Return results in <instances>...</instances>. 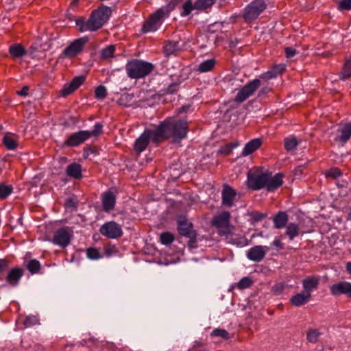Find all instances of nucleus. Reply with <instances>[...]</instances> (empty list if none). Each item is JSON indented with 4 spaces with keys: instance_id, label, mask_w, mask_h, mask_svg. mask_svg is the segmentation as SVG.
Returning <instances> with one entry per match:
<instances>
[{
    "instance_id": "1",
    "label": "nucleus",
    "mask_w": 351,
    "mask_h": 351,
    "mask_svg": "<svg viewBox=\"0 0 351 351\" xmlns=\"http://www.w3.org/2000/svg\"><path fill=\"white\" fill-rule=\"evenodd\" d=\"M284 176L282 173L273 176L271 171H263L262 167L255 168L247 172L246 186L252 191L265 189L268 192H274L283 184Z\"/></svg>"
},
{
    "instance_id": "2",
    "label": "nucleus",
    "mask_w": 351,
    "mask_h": 351,
    "mask_svg": "<svg viewBox=\"0 0 351 351\" xmlns=\"http://www.w3.org/2000/svg\"><path fill=\"white\" fill-rule=\"evenodd\" d=\"M156 136L160 137L162 143L171 138L173 143H178L186 138L189 126L185 119L167 117L156 126Z\"/></svg>"
},
{
    "instance_id": "3",
    "label": "nucleus",
    "mask_w": 351,
    "mask_h": 351,
    "mask_svg": "<svg viewBox=\"0 0 351 351\" xmlns=\"http://www.w3.org/2000/svg\"><path fill=\"white\" fill-rule=\"evenodd\" d=\"M111 12L109 7L100 6L91 12L87 20L83 16L77 18L75 20V25L80 32L97 31L109 19Z\"/></svg>"
},
{
    "instance_id": "4",
    "label": "nucleus",
    "mask_w": 351,
    "mask_h": 351,
    "mask_svg": "<svg viewBox=\"0 0 351 351\" xmlns=\"http://www.w3.org/2000/svg\"><path fill=\"white\" fill-rule=\"evenodd\" d=\"M180 1L181 0H170L167 4L157 9L143 22L141 32L147 34L157 31L165 19L169 16L170 13L175 10Z\"/></svg>"
},
{
    "instance_id": "5",
    "label": "nucleus",
    "mask_w": 351,
    "mask_h": 351,
    "mask_svg": "<svg viewBox=\"0 0 351 351\" xmlns=\"http://www.w3.org/2000/svg\"><path fill=\"white\" fill-rule=\"evenodd\" d=\"M154 69L153 64L139 59H132L125 65L127 75L130 79L135 80L144 78L149 75Z\"/></svg>"
},
{
    "instance_id": "6",
    "label": "nucleus",
    "mask_w": 351,
    "mask_h": 351,
    "mask_svg": "<svg viewBox=\"0 0 351 351\" xmlns=\"http://www.w3.org/2000/svg\"><path fill=\"white\" fill-rule=\"evenodd\" d=\"M177 230L181 237L189 239L187 245L189 248L197 247V232L193 228V224L185 216H179L177 219Z\"/></svg>"
},
{
    "instance_id": "7",
    "label": "nucleus",
    "mask_w": 351,
    "mask_h": 351,
    "mask_svg": "<svg viewBox=\"0 0 351 351\" xmlns=\"http://www.w3.org/2000/svg\"><path fill=\"white\" fill-rule=\"evenodd\" d=\"M231 214L228 211H222L214 215L210 224L221 236H228L234 230V226L231 223Z\"/></svg>"
},
{
    "instance_id": "8",
    "label": "nucleus",
    "mask_w": 351,
    "mask_h": 351,
    "mask_svg": "<svg viewBox=\"0 0 351 351\" xmlns=\"http://www.w3.org/2000/svg\"><path fill=\"white\" fill-rule=\"evenodd\" d=\"M156 128L154 130L145 129L134 142L133 146L134 152L140 154L146 149L150 141L156 145L161 143L160 138L156 136Z\"/></svg>"
},
{
    "instance_id": "9",
    "label": "nucleus",
    "mask_w": 351,
    "mask_h": 351,
    "mask_svg": "<svg viewBox=\"0 0 351 351\" xmlns=\"http://www.w3.org/2000/svg\"><path fill=\"white\" fill-rule=\"evenodd\" d=\"M265 0H254L246 5L243 12V18L246 23L256 19L267 8Z\"/></svg>"
},
{
    "instance_id": "10",
    "label": "nucleus",
    "mask_w": 351,
    "mask_h": 351,
    "mask_svg": "<svg viewBox=\"0 0 351 351\" xmlns=\"http://www.w3.org/2000/svg\"><path fill=\"white\" fill-rule=\"evenodd\" d=\"M88 36H84L73 40L62 51L60 55V58L72 59L80 55L84 51L85 45L88 42Z\"/></svg>"
},
{
    "instance_id": "11",
    "label": "nucleus",
    "mask_w": 351,
    "mask_h": 351,
    "mask_svg": "<svg viewBox=\"0 0 351 351\" xmlns=\"http://www.w3.org/2000/svg\"><path fill=\"white\" fill-rule=\"evenodd\" d=\"M261 81L258 79H254L247 82L237 94L234 101L242 103L252 95L260 87Z\"/></svg>"
},
{
    "instance_id": "12",
    "label": "nucleus",
    "mask_w": 351,
    "mask_h": 351,
    "mask_svg": "<svg viewBox=\"0 0 351 351\" xmlns=\"http://www.w3.org/2000/svg\"><path fill=\"white\" fill-rule=\"evenodd\" d=\"M99 231L102 235L108 239H117L123 235L121 226L113 221L103 224Z\"/></svg>"
},
{
    "instance_id": "13",
    "label": "nucleus",
    "mask_w": 351,
    "mask_h": 351,
    "mask_svg": "<svg viewBox=\"0 0 351 351\" xmlns=\"http://www.w3.org/2000/svg\"><path fill=\"white\" fill-rule=\"evenodd\" d=\"M88 138H90L88 130H80L71 134L64 142L63 146L68 147H77Z\"/></svg>"
},
{
    "instance_id": "14",
    "label": "nucleus",
    "mask_w": 351,
    "mask_h": 351,
    "mask_svg": "<svg viewBox=\"0 0 351 351\" xmlns=\"http://www.w3.org/2000/svg\"><path fill=\"white\" fill-rule=\"evenodd\" d=\"M330 293L333 296L346 295L351 298V282L348 281H339L330 287Z\"/></svg>"
},
{
    "instance_id": "15",
    "label": "nucleus",
    "mask_w": 351,
    "mask_h": 351,
    "mask_svg": "<svg viewBox=\"0 0 351 351\" xmlns=\"http://www.w3.org/2000/svg\"><path fill=\"white\" fill-rule=\"evenodd\" d=\"M71 234L67 228L58 229L53 234L52 242L62 247H65L70 244Z\"/></svg>"
},
{
    "instance_id": "16",
    "label": "nucleus",
    "mask_w": 351,
    "mask_h": 351,
    "mask_svg": "<svg viewBox=\"0 0 351 351\" xmlns=\"http://www.w3.org/2000/svg\"><path fill=\"white\" fill-rule=\"evenodd\" d=\"M237 195V191L228 184L223 185L221 191V204L223 206L230 208L234 205Z\"/></svg>"
},
{
    "instance_id": "17",
    "label": "nucleus",
    "mask_w": 351,
    "mask_h": 351,
    "mask_svg": "<svg viewBox=\"0 0 351 351\" xmlns=\"http://www.w3.org/2000/svg\"><path fill=\"white\" fill-rule=\"evenodd\" d=\"M102 209L106 213H110L115 208L117 197L114 192L108 190L104 192L101 197Z\"/></svg>"
},
{
    "instance_id": "18",
    "label": "nucleus",
    "mask_w": 351,
    "mask_h": 351,
    "mask_svg": "<svg viewBox=\"0 0 351 351\" xmlns=\"http://www.w3.org/2000/svg\"><path fill=\"white\" fill-rule=\"evenodd\" d=\"M268 250L267 246L255 245L247 250V257L250 261L259 263L264 259Z\"/></svg>"
},
{
    "instance_id": "19",
    "label": "nucleus",
    "mask_w": 351,
    "mask_h": 351,
    "mask_svg": "<svg viewBox=\"0 0 351 351\" xmlns=\"http://www.w3.org/2000/svg\"><path fill=\"white\" fill-rule=\"evenodd\" d=\"M85 81V77L79 75L73 77L70 83L65 84L61 90V95L64 97L74 93Z\"/></svg>"
},
{
    "instance_id": "20",
    "label": "nucleus",
    "mask_w": 351,
    "mask_h": 351,
    "mask_svg": "<svg viewBox=\"0 0 351 351\" xmlns=\"http://www.w3.org/2000/svg\"><path fill=\"white\" fill-rule=\"evenodd\" d=\"M320 282V277L317 275L308 276L302 281L303 291L307 294L318 289Z\"/></svg>"
},
{
    "instance_id": "21",
    "label": "nucleus",
    "mask_w": 351,
    "mask_h": 351,
    "mask_svg": "<svg viewBox=\"0 0 351 351\" xmlns=\"http://www.w3.org/2000/svg\"><path fill=\"white\" fill-rule=\"evenodd\" d=\"M23 274V269L18 267H13L8 271L5 277V280L11 287H16Z\"/></svg>"
},
{
    "instance_id": "22",
    "label": "nucleus",
    "mask_w": 351,
    "mask_h": 351,
    "mask_svg": "<svg viewBox=\"0 0 351 351\" xmlns=\"http://www.w3.org/2000/svg\"><path fill=\"white\" fill-rule=\"evenodd\" d=\"M67 176L77 180L82 179V167L80 163L73 162L69 165L65 170Z\"/></svg>"
},
{
    "instance_id": "23",
    "label": "nucleus",
    "mask_w": 351,
    "mask_h": 351,
    "mask_svg": "<svg viewBox=\"0 0 351 351\" xmlns=\"http://www.w3.org/2000/svg\"><path fill=\"white\" fill-rule=\"evenodd\" d=\"M223 237L228 243L239 247L247 246L250 243L249 240L245 236L234 234L233 232L228 234V236Z\"/></svg>"
},
{
    "instance_id": "24",
    "label": "nucleus",
    "mask_w": 351,
    "mask_h": 351,
    "mask_svg": "<svg viewBox=\"0 0 351 351\" xmlns=\"http://www.w3.org/2000/svg\"><path fill=\"white\" fill-rule=\"evenodd\" d=\"M263 141L260 138H254L250 141L245 145L242 150L241 155L243 156H247L248 155L252 154V153L258 150L261 147Z\"/></svg>"
},
{
    "instance_id": "25",
    "label": "nucleus",
    "mask_w": 351,
    "mask_h": 351,
    "mask_svg": "<svg viewBox=\"0 0 351 351\" xmlns=\"http://www.w3.org/2000/svg\"><path fill=\"white\" fill-rule=\"evenodd\" d=\"M182 50L179 41L166 40L163 45V53L166 57L175 54Z\"/></svg>"
},
{
    "instance_id": "26",
    "label": "nucleus",
    "mask_w": 351,
    "mask_h": 351,
    "mask_svg": "<svg viewBox=\"0 0 351 351\" xmlns=\"http://www.w3.org/2000/svg\"><path fill=\"white\" fill-rule=\"evenodd\" d=\"M311 299V294H307L304 291L298 293L293 295L289 301L294 306H301L307 304Z\"/></svg>"
},
{
    "instance_id": "27",
    "label": "nucleus",
    "mask_w": 351,
    "mask_h": 351,
    "mask_svg": "<svg viewBox=\"0 0 351 351\" xmlns=\"http://www.w3.org/2000/svg\"><path fill=\"white\" fill-rule=\"evenodd\" d=\"M289 216L285 211H279L273 217L274 227L276 229L285 228L288 224Z\"/></svg>"
},
{
    "instance_id": "28",
    "label": "nucleus",
    "mask_w": 351,
    "mask_h": 351,
    "mask_svg": "<svg viewBox=\"0 0 351 351\" xmlns=\"http://www.w3.org/2000/svg\"><path fill=\"white\" fill-rule=\"evenodd\" d=\"M285 235L288 237L289 241H293L296 237L300 234L303 235L304 232L300 231V226L298 223L291 222L285 227Z\"/></svg>"
},
{
    "instance_id": "29",
    "label": "nucleus",
    "mask_w": 351,
    "mask_h": 351,
    "mask_svg": "<svg viewBox=\"0 0 351 351\" xmlns=\"http://www.w3.org/2000/svg\"><path fill=\"white\" fill-rule=\"evenodd\" d=\"M338 76L341 81H346L351 77V55L345 58L344 63Z\"/></svg>"
},
{
    "instance_id": "30",
    "label": "nucleus",
    "mask_w": 351,
    "mask_h": 351,
    "mask_svg": "<svg viewBox=\"0 0 351 351\" xmlns=\"http://www.w3.org/2000/svg\"><path fill=\"white\" fill-rule=\"evenodd\" d=\"M2 143L8 150H15L19 146L18 141L9 133L3 136Z\"/></svg>"
},
{
    "instance_id": "31",
    "label": "nucleus",
    "mask_w": 351,
    "mask_h": 351,
    "mask_svg": "<svg viewBox=\"0 0 351 351\" xmlns=\"http://www.w3.org/2000/svg\"><path fill=\"white\" fill-rule=\"evenodd\" d=\"M9 53L13 58H19L25 55L26 49L21 44H13L9 47Z\"/></svg>"
},
{
    "instance_id": "32",
    "label": "nucleus",
    "mask_w": 351,
    "mask_h": 351,
    "mask_svg": "<svg viewBox=\"0 0 351 351\" xmlns=\"http://www.w3.org/2000/svg\"><path fill=\"white\" fill-rule=\"evenodd\" d=\"M216 64L215 59H208L201 62L197 68V71L199 73H206L211 71Z\"/></svg>"
},
{
    "instance_id": "33",
    "label": "nucleus",
    "mask_w": 351,
    "mask_h": 351,
    "mask_svg": "<svg viewBox=\"0 0 351 351\" xmlns=\"http://www.w3.org/2000/svg\"><path fill=\"white\" fill-rule=\"evenodd\" d=\"M25 267L29 271V272L33 275L40 272L41 265L38 260L32 259L27 263Z\"/></svg>"
},
{
    "instance_id": "34",
    "label": "nucleus",
    "mask_w": 351,
    "mask_h": 351,
    "mask_svg": "<svg viewBox=\"0 0 351 351\" xmlns=\"http://www.w3.org/2000/svg\"><path fill=\"white\" fill-rule=\"evenodd\" d=\"M115 46L110 45L104 48L100 53L101 59L103 60L112 58L114 56Z\"/></svg>"
},
{
    "instance_id": "35",
    "label": "nucleus",
    "mask_w": 351,
    "mask_h": 351,
    "mask_svg": "<svg viewBox=\"0 0 351 351\" xmlns=\"http://www.w3.org/2000/svg\"><path fill=\"white\" fill-rule=\"evenodd\" d=\"M193 10H195V1L193 3L192 0H186L182 5V11L180 15L182 16H186L189 15Z\"/></svg>"
},
{
    "instance_id": "36",
    "label": "nucleus",
    "mask_w": 351,
    "mask_h": 351,
    "mask_svg": "<svg viewBox=\"0 0 351 351\" xmlns=\"http://www.w3.org/2000/svg\"><path fill=\"white\" fill-rule=\"evenodd\" d=\"M298 142L295 137H287L284 139V147L285 149L289 152L293 151L297 148Z\"/></svg>"
},
{
    "instance_id": "37",
    "label": "nucleus",
    "mask_w": 351,
    "mask_h": 351,
    "mask_svg": "<svg viewBox=\"0 0 351 351\" xmlns=\"http://www.w3.org/2000/svg\"><path fill=\"white\" fill-rule=\"evenodd\" d=\"M351 137V122L347 123L341 130L339 141L346 143Z\"/></svg>"
},
{
    "instance_id": "38",
    "label": "nucleus",
    "mask_w": 351,
    "mask_h": 351,
    "mask_svg": "<svg viewBox=\"0 0 351 351\" xmlns=\"http://www.w3.org/2000/svg\"><path fill=\"white\" fill-rule=\"evenodd\" d=\"M217 0H196L195 10H204L210 8Z\"/></svg>"
},
{
    "instance_id": "39",
    "label": "nucleus",
    "mask_w": 351,
    "mask_h": 351,
    "mask_svg": "<svg viewBox=\"0 0 351 351\" xmlns=\"http://www.w3.org/2000/svg\"><path fill=\"white\" fill-rule=\"evenodd\" d=\"M321 332L318 329H310L306 333V339L310 343H315L318 341Z\"/></svg>"
},
{
    "instance_id": "40",
    "label": "nucleus",
    "mask_w": 351,
    "mask_h": 351,
    "mask_svg": "<svg viewBox=\"0 0 351 351\" xmlns=\"http://www.w3.org/2000/svg\"><path fill=\"white\" fill-rule=\"evenodd\" d=\"M133 96L128 93L122 94L117 101V103L120 106L125 107H129L132 105Z\"/></svg>"
},
{
    "instance_id": "41",
    "label": "nucleus",
    "mask_w": 351,
    "mask_h": 351,
    "mask_svg": "<svg viewBox=\"0 0 351 351\" xmlns=\"http://www.w3.org/2000/svg\"><path fill=\"white\" fill-rule=\"evenodd\" d=\"M288 285L285 282H280L271 287V291L275 295H279L284 293Z\"/></svg>"
},
{
    "instance_id": "42",
    "label": "nucleus",
    "mask_w": 351,
    "mask_h": 351,
    "mask_svg": "<svg viewBox=\"0 0 351 351\" xmlns=\"http://www.w3.org/2000/svg\"><path fill=\"white\" fill-rule=\"evenodd\" d=\"M175 240L174 235L169 232H164L160 236V241L162 244L169 245Z\"/></svg>"
},
{
    "instance_id": "43",
    "label": "nucleus",
    "mask_w": 351,
    "mask_h": 351,
    "mask_svg": "<svg viewBox=\"0 0 351 351\" xmlns=\"http://www.w3.org/2000/svg\"><path fill=\"white\" fill-rule=\"evenodd\" d=\"M13 191V187L11 185L0 184V199L7 198Z\"/></svg>"
},
{
    "instance_id": "44",
    "label": "nucleus",
    "mask_w": 351,
    "mask_h": 351,
    "mask_svg": "<svg viewBox=\"0 0 351 351\" xmlns=\"http://www.w3.org/2000/svg\"><path fill=\"white\" fill-rule=\"evenodd\" d=\"M237 144H233L232 143H227L220 147L218 153L221 155L228 156L232 152V150L237 147Z\"/></svg>"
},
{
    "instance_id": "45",
    "label": "nucleus",
    "mask_w": 351,
    "mask_h": 351,
    "mask_svg": "<svg viewBox=\"0 0 351 351\" xmlns=\"http://www.w3.org/2000/svg\"><path fill=\"white\" fill-rule=\"evenodd\" d=\"M107 90L104 85H99L95 90V97L97 99H104L107 96Z\"/></svg>"
},
{
    "instance_id": "46",
    "label": "nucleus",
    "mask_w": 351,
    "mask_h": 351,
    "mask_svg": "<svg viewBox=\"0 0 351 351\" xmlns=\"http://www.w3.org/2000/svg\"><path fill=\"white\" fill-rule=\"evenodd\" d=\"M249 215L253 223L261 221L267 217L266 214L260 213L258 211H252L249 214Z\"/></svg>"
},
{
    "instance_id": "47",
    "label": "nucleus",
    "mask_w": 351,
    "mask_h": 351,
    "mask_svg": "<svg viewBox=\"0 0 351 351\" xmlns=\"http://www.w3.org/2000/svg\"><path fill=\"white\" fill-rule=\"evenodd\" d=\"M252 283V280L249 277H243L239 280L237 286L239 289H244L250 287Z\"/></svg>"
},
{
    "instance_id": "48",
    "label": "nucleus",
    "mask_w": 351,
    "mask_h": 351,
    "mask_svg": "<svg viewBox=\"0 0 351 351\" xmlns=\"http://www.w3.org/2000/svg\"><path fill=\"white\" fill-rule=\"evenodd\" d=\"M210 335L212 337H221L224 339H228L230 338L229 333L225 329L215 328L214 329Z\"/></svg>"
},
{
    "instance_id": "49",
    "label": "nucleus",
    "mask_w": 351,
    "mask_h": 351,
    "mask_svg": "<svg viewBox=\"0 0 351 351\" xmlns=\"http://www.w3.org/2000/svg\"><path fill=\"white\" fill-rule=\"evenodd\" d=\"M337 9L339 11L351 10V0H337Z\"/></svg>"
},
{
    "instance_id": "50",
    "label": "nucleus",
    "mask_w": 351,
    "mask_h": 351,
    "mask_svg": "<svg viewBox=\"0 0 351 351\" xmlns=\"http://www.w3.org/2000/svg\"><path fill=\"white\" fill-rule=\"evenodd\" d=\"M285 69L286 66L284 64H275L271 68V70L272 71L274 75H275L276 77L278 75L282 74Z\"/></svg>"
},
{
    "instance_id": "51",
    "label": "nucleus",
    "mask_w": 351,
    "mask_h": 351,
    "mask_svg": "<svg viewBox=\"0 0 351 351\" xmlns=\"http://www.w3.org/2000/svg\"><path fill=\"white\" fill-rule=\"evenodd\" d=\"M86 255L88 258L92 259V260H97V259L99 258L101 256L98 250L93 248V247L87 249Z\"/></svg>"
},
{
    "instance_id": "52",
    "label": "nucleus",
    "mask_w": 351,
    "mask_h": 351,
    "mask_svg": "<svg viewBox=\"0 0 351 351\" xmlns=\"http://www.w3.org/2000/svg\"><path fill=\"white\" fill-rule=\"evenodd\" d=\"M103 125L101 123H97L94 125L93 130L88 131L90 138L93 136H97L102 133Z\"/></svg>"
},
{
    "instance_id": "53",
    "label": "nucleus",
    "mask_w": 351,
    "mask_h": 351,
    "mask_svg": "<svg viewBox=\"0 0 351 351\" xmlns=\"http://www.w3.org/2000/svg\"><path fill=\"white\" fill-rule=\"evenodd\" d=\"M327 177L332 178L333 179H336L340 177L342 175L341 170L337 167L331 168L327 173Z\"/></svg>"
},
{
    "instance_id": "54",
    "label": "nucleus",
    "mask_w": 351,
    "mask_h": 351,
    "mask_svg": "<svg viewBox=\"0 0 351 351\" xmlns=\"http://www.w3.org/2000/svg\"><path fill=\"white\" fill-rule=\"evenodd\" d=\"M38 320L35 316H27L23 322L25 327H30L37 324Z\"/></svg>"
},
{
    "instance_id": "55",
    "label": "nucleus",
    "mask_w": 351,
    "mask_h": 351,
    "mask_svg": "<svg viewBox=\"0 0 351 351\" xmlns=\"http://www.w3.org/2000/svg\"><path fill=\"white\" fill-rule=\"evenodd\" d=\"M78 202L76 198L74 197H69L66 199L64 205L67 208H76L77 206Z\"/></svg>"
},
{
    "instance_id": "56",
    "label": "nucleus",
    "mask_w": 351,
    "mask_h": 351,
    "mask_svg": "<svg viewBox=\"0 0 351 351\" xmlns=\"http://www.w3.org/2000/svg\"><path fill=\"white\" fill-rule=\"evenodd\" d=\"M178 84L177 83H171L167 88L165 93L167 94H173L178 91Z\"/></svg>"
},
{
    "instance_id": "57",
    "label": "nucleus",
    "mask_w": 351,
    "mask_h": 351,
    "mask_svg": "<svg viewBox=\"0 0 351 351\" xmlns=\"http://www.w3.org/2000/svg\"><path fill=\"white\" fill-rule=\"evenodd\" d=\"M285 52L287 58H291L296 54L297 51L294 48L288 47L285 48Z\"/></svg>"
},
{
    "instance_id": "58",
    "label": "nucleus",
    "mask_w": 351,
    "mask_h": 351,
    "mask_svg": "<svg viewBox=\"0 0 351 351\" xmlns=\"http://www.w3.org/2000/svg\"><path fill=\"white\" fill-rule=\"evenodd\" d=\"M260 77L265 80H271L273 78H276V76H275V75H274L272 71L270 69V70L267 71V72L262 73L260 75Z\"/></svg>"
},
{
    "instance_id": "59",
    "label": "nucleus",
    "mask_w": 351,
    "mask_h": 351,
    "mask_svg": "<svg viewBox=\"0 0 351 351\" xmlns=\"http://www.w3.org/2000/svg\"><path fill=\"white\" fill-rule=\"evenodd\" d=\"M273 246L276 247L278 250H282L284 248V245L282 243L280 239H276L271 243Z\"/></svg>"
},
{
    "instance_id": "60",
    "label": "nucleus",
    "mask_w": 351,
    "mask_h": 351,
    "mask_svg": "<svg viewBox=\"0 0 351 351\" xmlns=\"http://www.w3.org/2000/svg\"><path fill=\"white\" fill-rule=\"evenodd\" d=\"M29 87L27 86H25L22 88V89L17 93L19 95L25 97L28 95Z\"/></svg>"
},
{
    "instance_id": "61",
    "label": "nucleus",
    "mask_w": 351,
    "mask_h": 351,
    "mask_svg": "<svg viewBox=\"0 0 351 351\" xmlns=\"http://www.w3.org/2000/svg\"><path fill=\"white\" fill-rule=\"evenodd\" d=\"M346 271L351 275V262H348L346 265Z\"/></svg>"
},
{
    "instance_id": "62",
    "label": "nucleus",
    "mask_w": 351,
    "mask_h": 351,
    "mask_svg": "<svg viewBox=\"0 0 351 351\" xmlns=\"http://www.w3.org/2000/svg\"><path fill=\"white\" fill-rule=\"evenodd\" d=\"M80 0H72V1L70 3L71 7H75L77 6Z\"/></svg>"
},
{
    "instance_id": "63",
    "label": "nucleus",
    "mask_w": 351,
    "mask_h": 351,
    "mask_svg": "<svg viewBox=\"0 0 351 351\" xmlns=\"http://www.w3.org/2000/svg\"><path fill=\"white\" fill-rule=\"evenodd\" d=\"M189 108V106H182V108H181V109H180V112H186V111L188 110Z\"/></svg>"
},
{
    "instance_id": "64",
    "label": "nucleus",
    "mask_w": 351,
    "mask_h": 351,
    "mask_svg": "<svg viewBox=\"0 0 351 351\" xmlns=\"http://www.w3.org/2000/svg\"><path fill=\"white\" fill-rule=\"evenodd\" d=\"M267 88H262V89H261V91H260V93H259V95H261V94H264V93H266V91H267Z\"/></svg>"
}]
</instances>
